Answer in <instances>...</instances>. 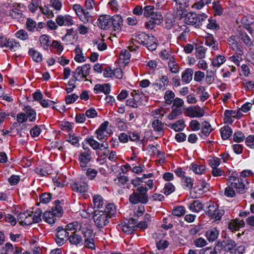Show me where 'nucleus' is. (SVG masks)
Instances as JSON below:
<instances>
[{
    "label": "nucleus",
    "instance_id": "obj_1",
    "mask_svg": "<svg viewBox=\"0 0 254 254\" xmlns=\"http://www.w3.org/2000/svg\"><path fill=\"white\" fill-rule=\"evenodd\" d=\"M237 246L236 242L231 239H227L223 241H219L216 245L214 249L211 248H207L202 249L200 251V254H213V252H218V250L228 252L231 253H234L235 247Z\"/></svg>",
    "mask_w": 254,
    "mask_h": 254
},
{
    "label": "nucleus",
    "instance_id": "obj_2",
    "mask_svg": "<svg viewBox=\"0 0 254 254\" xmlns=\"http://www.w3.org/2000/svg\"><path fill=\"white\" fill-rule=\"evenodd\" d=\"M60 204L61 201L56 200L55 201L54 206L52 207V210L44 213L43 217L46 222L49 224H54L57 220L56 217H60L63 215V209Z\"/></svg>",
    "mask_w": 254,
    "mask_h": 254
},
{
    "label": "nucleus",
    "instance_id": "obj_3",
    "mask_svg": "<svg viewBox=\"0 0 254 254\" xmlns=\"http://www.w3.org/2000/svg\"><path fill=\"white\" fill-rule=\"evenodd\" d=\"M148 189L146 187L136 188L135 190L131 193L129 197V201L132 204H137L139 203L146 204L149 201L147 194Z\"/></svg>",
    "mask_w": 254,
    "mask_h": 254
},
{
    "label": "nucleus",
    "instance_id": "obj_4",
    "mask_svg": "<svg viewBox=\"0 0 254 254\" xmlns=\"http://www.w3.org/2000/svg\"><path fill=\"white\" fill-rule=\"evenodd\" d=\"M135 40L139 44L145 46L148 50L153 51L156 49L157 43L156 39L152 35H149L141 32L135 36Z\"/></svg>",
    "mask_w": 254,
    "mask_h": 254
},
{
    "label": "nucleus",
    "instance_id": "obj_5",
    "mask_svg": "<svg viewBox=\"0 0 254 254\" xmlns=\"http://www.w3.org/2000/svg\"><path fill=\"white\" fill-rule=\"evenodd\" d=\"M206 214L211 219L216 220H221L224 214V210L219 209L218 205L216 202L210 201L206 203Z\"/></svg>",
    "mask_w": 254,
    "mask_h": 254
},
{
    "label": "nucleus",
    "instance_id": "obj_6",
    "mask_svg": "<svg viewBox=\"0 0 254 254\" xmlns=\"http://www.w3.org/2000/svg\"><path fill=\"white\" fill-rule=\"evenodd\" d=\"M68 227L69 228V230L74 231H81L84 239L94 238L95 237L91 227L89 224H80L78 222L75 221L70 223Z\"/></svg>",
    "mask_w": 254,
    "mask_h": 254
},
{
    "label": "nucleus",
    "instance_id": "obj_7",
    "mask_svg": "<svg viewBox=\"0 0 254 254\" xmlns=\"http://www.w3.org/2000/svg\"><path fill=\"white\" fill-rule=\"evenodd\" d=\"M92 218L96 227L100 229L105 227L110 223V218L103 210H95Z\"/></svg>",
    "mask_w": 254,
    "mask_h": 254
},
{
    "label": "nucleus",
    "instance_id": "obj_8",
    "mask_svg": "<svg viewBox=\"0 0 254 254\" xmlns=\"http://www.w3.org/2000/svg\"><path fill=\"white\" fill-rule=\"evenodd\" d=\"M70 224V223L68 224L63 228L62 226L58 227L55 230V241L57 245L61 246L63 245L67 241L68 236L69 234V231H72L69 230L68 226Z\"/></svg>",
    "mask_w": 254,
    "mask_h": 254
},
{
    "label": "nucleus",
    "instance_id": "obj_9",
    "mask_svg": "<svg viewBox=\"0 0 254 254\" xmlns=\"http://www.w3.org/2000/svg\"><path fill=\"white\" fill-rule=\"evenodd\" d=\"M247 183L246 180L234 176H230L228 180V183L233 187L236 191L239 193H243L246 192L247 188L245 185Z\"/></svg>",
    "mask_w": 254,
    "mask_h": 254
},
{
    "label": "nucleus",
    "instance_id": "obj_10",
    "mask_svg": "<svg viewBox=\"0 0 254 254\" xmlns=\"http://www.w3.org/2000/svg\"><path fill=\"white\" fill-rule=\"evenodd\" d=\"M86 178L85 177H81L78 181L71 184L70 187L72 190L75 192L84 193L88 190V185L86 182Z\"/></svg>",
    "mask_w": 254,
    "mask_h": 254
},
{
    "label": "nucleus",
    "instance_id": "obj_11",
    "mask_svg": "<svg viewBox=\"0 0 254 254\" xmlns=\"http://www.w3.org/2000/svg\"><path fill=\"white\" fill-rule=\"evenodd\" d=\"M109 123L108 121L103 122L95 131L96 138L100 141L107 140L109 132L107 130Z\"/></svg>",
    "mask_w": 254,
    "mask_h": 254
},
{
    "label": "nucleus",
    "instance_id": "obj_12",
    "mask_svg": "<svg viewBox=\"0 0 254 254\" xmlns=\"http://www.w3.org/2000/svg\"><path fill=\"white\" fill-rule=\"evenodd\" d=\"M0 46L2 48H8L10 50L15 51L20 47V45L14 39H7L0 37Z\"/></svg>",
    "mask_w": 254,
    "mask_h": 254
},
{
    "label": "nucleus",
    "instance_id": "obj_13",
    "mask_svg": "<svg viewBox=\"0 0 254 254\" xmlns=\"http://www.w3.org/2000/svg\"><path fill=\"white\" fill-rule=\"evenodd\" d=\"M169 83L168 77L166 75H162L159 79L155 80L152 84V86L156 91H164L169 85Z\"/></svg>",
    "mask_w": 254,
    "mask_h": 254
},
{
    "label": "nucleus",
    "instance_id": "obj_14",
    "mask_svg": "<svg viewBox=\"0 0 254 254\" xmlns=\"http://www.w3.org/2000/svg\"><path fill=\"white\" fill-rule=\"evenodd\" d=\"M123 231L127 234H131L136 230V222L134 219H130L120 225Z\"/></svg>",
    "mask_w": 254,
    "mask_h": 254
},
{
    "label": "nucleus",
    "instance_id": "obj_15",
    "mask_svg": "<svg viewBox=\"0 0 254 254\" xmlns=\"http://www.w3.org/2000/svg\"><path fill=\"white\" fill-rule=\"evenodd\" d=\"M182 12L181 18H183L185 23L188 25H195L196 26L197 14L194 12H188L187 11Z\"/></svg>",
    "mask_w": 254,
    "mask_h": 254
},
{
    "label": "nucleus",
    "instance_id": "obj_16",
    "mask_svg": "<svg viewBox=\"0 0 254 254\" xmlns=\"http://www.w3.org/2000/svg\"><path fill=\"white\" fill-rule=\"evenodd\" d=\"M91 160V153H82V152H79L78 160L82 170H86L88 164L90 162Z\"/></svg>",
    "mask_w": 254,
    "mask_h": 254
},
{
    "label": "nucleus",
    "instance_id": "obj_17",
    "mask_svg": "<svg viewBox=\"0 0 254 254\" xmlns=\"http://www.w3.org/2000/svg\"><path fill=\"white\" fill-rule=\"evenodd\" d=\"M204 111L200 107H189L186 111V114L190 118H200L204 115Z\"/></svg>",
    "mask_w": 254,
    "mask_h": 254
},
{
    "label": "nucleus",
    "instance_id": "obj_18",
    "mask_svg": "<svg viewBox=\"0 0 254 254\" xmlns=\"http://www.w3.org/2000/svg\"><path fill=\"white\" fill-rule=\"evenodd\" d=\"M56 22L60 26H71L73 24L72 17L69 15H58L56 19Z\"/></svg>",
    "mask_w": 254,
    "mask_h": 254
},
{
    "label": "nucleus",
    "instance_id": "obj_19",
    "mask_svg": "<svg viewBox=\"0 0 254 254\" xmlns=\"http://www.w3.org/2000/svg\"><path fill=\"white\" fill-rule=\"evenodd\" d=\"M111 22V17L108 15L100 16L98 19V25L103 29H107L110 28Z\"/></svg>",
    "mask_w": 254,
    "mask_h": 254
},
{
    "label": "nucleus",
    "instance_id": "obj_20",
    "mask_svg": "<svg viewBox=\"0 0 254 254\" xmlns=\"http://www.w3.org/2000/svg\"><path fill=\"white\" fill-rule=\"evenodd\" d=\"M111 26H113L115 30H121L123 25V20L119 14H116L111 17Z\"/></svg>",
    "mask_w": 254,
    "mask_h": 254
},
{
    "label": "nucleus",
    "instance_id": "obj_21",
    "mask_svg": "<svg viewBox=\"0 0 254 254\" xmlns=\"http://www.w3.org/2000/svg\"><path fill=\"white\" fill-rule=\"evenodd\" d=\"M94 92L96 94L103 92L105 95H108L111 92V86L108 83L103 84H97L94 86Z\"/></svg>",
    "mask_w": 254,
    "mask_h": 254
},
{
    "label": "nucleus",
    "instance_id": "obj_22",
    "mask_svg": "<svg viewBox=\"0 0 254 254\" xmlns=\"http://www.w3.org/2000/svg\"><path fill=\"white\" fill-rule=\"evenodd\" d=\"M76 232L77 231H74V230L70 231V233L67 238V240L69 241V243L71 245H74L76 246L80 244L82 241L81 236L76 234Z\"/></svg>",
    "mask_w": 254,
    "mask_h": 254
},
{
    "label": "nucleus",
    "instance_id": "obj_23",
    "mask_svg": "<svg viewBox=\"0 0 254 254\" xmlns=\"http://www.w3.org/2000/svg\"><path fill=\"white\" fill-rule=\"evenodd\" d=\"M193 74V70L192 68H186L182 73V81L186 84H188L190 82L192 79Z\"/></svg>",
    "mask_w": 254,
    "mask_h": 254
},
{
    "label": "nucleus",
    "instance_id": "obj_24",
    "mask_svg": "<svg viewBox=\"0 0 254 254\" xmlns=\"http://www.w3.org/2000/svg\"><path fill=\"white\" fill-rule=\"evenodd\" d=\"M228 41L229 44L232 46L233 50L236 51L237 54V56L242 57V56L244 54L242 46L232 38H230Z\"/></svg>",
    "mask_w": 254,
    "mask_h": 254
},
{
    "label": "nucleus",
    "instance_id": "obj_25",
    "mask_svg": "<svg viewBox=\"0 0 254 254\" xmlns=\"http://www.w3.org/2000/svg\"><path fill=\"white\" fill-rule=\"evenodd\" d=\"M219 235V232L216 228L210 229L206 231L205 236L209 242L216 240Z\"/></svg>",
    "mask_w": 254,
    "mask_h": 254
},
{
    "label": "nucleus",
    "instance_id": "obj_26",
    "mask_svg": "<svg viewBox=\"0 0 254 254\" xmlns=\"http://www.w3.org/2000/svg\"><path fill=\"white\" fill-rule=\"evenodd\" d=\"M194 180L189 176L183 177L181 179V185L185 190H191L193 186Z\"/></svg>",
    "mask_w": 254,
    "mask_h": 254
},
{
    "label": "nucleus",
    "instance_id": "obj_27",
    "mask_svg": "<svg viewBox=\"0 0 254 254\" xmlns=\"http://www.w3.org/2000/svg\"><path fill=\"white\" fill-rule=\"evenodd\" d=\"M189 209L195 213L200 212L203 209L202 203L197 200H193L192 202H190L187 204Z\"/></svg>",
    "mask_w": 254,
    "mask_h": 254
},
{
    "label": "nucleus",
    "instance_id": "obj_28",
    "mask_svg": "<svg viewBox=\"0 0 254 254\" xmlns=\"http://www.w3.org/2000/svg\"><path fill=\"white\" fill-rule=\"evenodd\" d=\"M205 44L209 47H212L214 50L218 49V43L215 40L213 36L210 34H207L205 38Z\"/></svg>",
    "mask_w": 254,
    "mask_h": 254
},
{
    "label": "nucleus",
    "instance_id": "obj_29",
    "mask_svg": "<svg viewBox=\"0 0 254 254\" xmlns=\"http://www.w3.org/2000/svg\"><path fill=\"white\" fill-rule=\"evenodd\" d=\"M245 223L243 220L235 219L230 222L228 225V228L231 230L238 231L240 228L244 227Z\"/></svg>",
    "mask_w": 254,
    "mask_h": 254
},
{
    "label": "nucleus",
    "instance_id": "obj_30",
    "mask_svg": "<svg viewBox=\"0 0 254 254\" xmlns=\"http://www.w3.org/2000/svg\"><path fill=\"white\" fill-rule=\"evenodd\" d=\"M77 33L76 30H75L73 28L67 29L66 34L62 38L63 41L65 42L66 45L71 44L74 39V35Z\"/></svg>",
    "mask_w": 254,
    "mask_h": 254
},
{
    "label": "nucleus",
    "instance_id": "obj_31",
    "mask_svg": "<svg viewBox=\"0 0 254 254\" xmlns=\"http://www.w3.org/2000/svg\"><path fill=\"white\" fill-rule=\"evenodd\" d=\"M26 116L27 117V119H29L30 122H34L36 118V113L34 109L32 108L30 106H25L23 109Z\"/></svg>",
    "mask_w": 254,
    "mask_h": 254
},
{
    "label": "nucleus",
    "instance_id": "obj_32",
    "mask_svg": "<svg viewBox=\"0 0 254 254\" xmlns=\"http://www.w3.org/2000/svg\"><path fill=\"white\" fill-rule=\"evenodd\" d=\"M196 93L199 95L200 100L201 101H204L208 99L209 95L206 91L205 87L203 86L200 85L196 89Z\"/></svg>",
    "mask_w": 254,
    "mask_h": 254
},
{
    "label": "nucleus",
    "instance_id": "obj_33",
    "mask_svg": "<svg viewBox=\"0 0 254 254\" xmlns=\"http://www.w3.org/2000/svg\"><path fill=\"white\" fill-rule=\"evenodd\" d=\"M185 124L184 120H179L176 121L174 124H171L168 125V127L175 130L176 131H180L183 130L185 127Z\"/></svg>",
    "mask_w": 254,
    "mask_h": 254
},
{
    "label": "nucleus",
    "instance_id": "obj_34",
    "mask_svg": "<svg viewBox=\"0 0 254 254\" xmlns=\"http://www.w3.org/2000/svg\"><path fill=\"white\" fill-rule=\"evenodd\" d=\"M168 65L170 70L172 73H177L180 70V66L175 60L174 57H171L170 60L168 62Z\"/></svg>",
    "mask_w": 254,
    "mask_h": 254
},
{
    "label": "nucleus",
    "instance_id": "obj_35",
    "mask_svg": "<svg viewBox=\"0 0 254 254\" xmlns=\"http://www.w3.org/2000/svg\"><path fill=\"white\" fill-rule=\"evenodd\" d=\"M85 141L94 150L99 149L100 143L94 138L93 136H88L85 138Z\"/></svg>",
    "mask_w": 254,
    "mask_h": 254
},
{
    "label": "nucleus",
    "instance_id": "obj_36",
    "mask_svg": "<svg viewBox=\"0 0 254 254\" xmlns=\"http://www.w3.org/2000/svg\"><path fill=\"white\" fill-rule=\"evenodd\" d=\"M103 211L106 212V214L108 215V217L110 219L116 214V206L113 203L108 204L106 205L105 209Z\"/></svg>",
    "mask_w": 254,
    "mask_h": 254
},
{
    "label": "nucleus",
    "instance_id": "obj_37",
    "mask_svg": "<svg viewBox=\"0 0 254 254\" xmlns=\"http://www.w3.org/2000/svg\"><path fill=\"white\" fill-rule=\"evenodd\" d=\"M190 169L196 174L201 175L204 173L205 166L203 165H199L196 163H192Z\"/></svg>",
    "mask_w": 254,
    "mask_h": 254
},
{
    "label": "nucleus",
    "instance_id": "obj_38",
    "mask_svg": "<svg viewBox=\"0 0 254 254\" xmlns=\"http://www.w3.org/2000/svg\"><path fill=\"white\" fill-rule=\"evenodd\" d=\"M239 38L243 41L244 44L248 47H251L253 45L251 38L245 31H241L239 33Z\"/></svg>",
    "mask_w": 254,
    "mask_h": 254
},
{
    "label": "nucleus",
    "instance_id": "obj_39",
    "mask_svg": "<svg viewBox=\"0 0 254 254\" xmlns=\"http://www.w3.org/2000/svg\"><path fill=\"white\" fill-rule=\"evenodd\" d=\"M232 128L229 126H225L220 129L221 135L223 139H227L232 134Z\"/></svg>",
    "mask_w": 254,
    "mask_h": 254
},
{
    "label": "nucleus",
    "instance_id": "obj_40",
    "mask_svg": "<svg viewBox=\"0 0 254 254\" xmlns=\"http://www.w3.org/2000/svg\"><path fill=\"white\" fill-rule=\"evenodd\" d=\"M93 202L94 208H100L103 207L105 204V200L100 195H94L93 196Z\"/></svg>",
    "mask_w": 254,
    "mask_h": 254
},
{
    "label": "nucleus",
    "instance_id": "obj_41",
    "mask_svg": "<svg viewBox=\"0 0 254 254\" xmlns=\"http://www.w3.org/2000/svg\"><path fill=\"white\" fill-rule=\"evenodd\" d=\"M226 58L222 55H219L212 61L211 64L215 67H220L225 62Z\"/></svg>",
    "mask_w": 254,
    "mask_h": 254
},
{
    "label": "nucleus",
    "instance_id": "obj_42",
    "mask_svg": "<svg viewBox=\"0 0 254 254\" xmlns=\"http://www.w3.org/2000/svg\"><path fill=\"white\" fill-rule=\"evenodd\" d=\"M216 77V71L212 69L207 70L205 77V81L208 84L214 82Z\"/></svg>",
    "mask_w": 254,
    "mask_h": 254
},
{
    "label": "nucleus",
    "instance_id": "obj_43",
    "mask_svg": "<svg viewBox=\"0 0 254 254\" xmlns=\"http://www.w3.org/2000/svg\"><path fill=\"white\" fill-rule=\"evenodd\" d=\"M29 54L35 62L38 63L42 61V55L37 51L33 49H30L29 51Z\"/></svg>",
    "mask_w": 254,
    "mask_h": 254
},
{
    "label": "nucleus",
    "instance_id": "obj_44",
    "mask_svg": "<svg viewBox=\"0 0 254 254\" xmlns=\"http://www.w3.org/2000/svg\"><path fill=\"white\" fill-rule=\"evenodd\" d=\"M211 125L207 121H204L202 123L201 133L205 136H208L212 131Z\"/></svg>",
    "mask_w": 254,
    "mask_h": 254
},
{
    "label": "nucleus",
    "instance_id": "obj_45",
    "mask_svg": "<svg viewBox=\"0 0 254 254\" xmlns=\"http://www.w3.org/2000/svg\"><path fill=\"white\" fill-rule=\"evenodd\" d=\"M212 8L214 11L215 15H221L223 13V8L219 1H214L212 3Z\"/></svg>",
    "mask_w": 254,
    "mask_h": 254
},
{
    "label": "nucleus",
    "instance_id": "obj_46",
    "mask_svg": "<svg viewBox=\"0 0 254 254\" xmlns=\"http://www.w3.org/2000/svg\"><path fill=\"white\" fill-rule=\"evenodd\" d=\"M150 18V20L157 25L160 24L163 21V16L161 13L158 11H155L154 13H152Z\"/></svg>",
    "mask_w": 254,
    "mask_h": 254
},
{
    "label": "nucleus",
    "instance_id": "obj_47",
    "mask_svg": "<svg viewBox=\"0 0 254 254\" xmlns=\"http://www.w3.org/2000/svg\"><path fill=\"white\" fill-rule=\"evenodd\" d=\"M140 102L138 100V97L130 98L126 101V105L132 108H137L140 106Z\"/></svg>",
    "mask_w": 254,
    "mask_h": 254
},
{
    "label": "nucleus",
    "instance_id": "obj_48",
    "mask_svg": "<svg viewBox=\"0 0 254 254\" xmlns=\"http://www.w3.org/2000/svg\"><path fill=\"white\" fill-rule=\"evenodd\" d=\"M152 126L156 131L160 132L163 130L164 124L159 119H156L153 121L152 123Z\"/></svg>",
    "mask_w": 254,
    "mask_h": 254
},
{
    "label": "nucleus",
    "instance_id": "obj_49",
    "mask_svg": "<svg viewBox=\"0 0 254 254\" xmlns=\"http://www.w3.org/2000/svg\"><path fill=\"white\" fill-rule=\"evenodd\" d=\"M228 186L225 188L224 191L225 195L228 197H233L236 196V191L234 188L228 183Z\"/></svg>",
    "mask_w": 254,
    "mask_h": 254
},
{
    "label": "nucleus",
    "instance_id": "obj_50",
    "mask_svg": "<svg viewBox=\"0 0 254 254\" xmlns=\"http://www.w3.org/2000/svg\"><path fill=\"white\" fill-rule=\"evenodd\" d=\"M175 190V187L171 183H167L164 187V193L165 194L168 195L173 192Z\"/></svg>",
    "mask_w": 254,
    "mask_h": 254
},
{
    "label": "nucleus",
    "instance_id": "obj_51",
    "mask_svg": "<svg viewBox=\"0 0 254 254\" xmlns=\"http://www.w3.org/2000/svg\"><path fill=\"white\" fill-rule=\"evenodd\" d=\"M33 213V211H25L24 212L20 213L17 216V220L19 224L22 226L23 223L22 221H24V220L26 219L27 216Z\"/></svg>",
    "mask_w": 254,
    "mask_h": 254
},
{
    "label": "nucleus",
    "instance_id": "obj_52",
    "mask_svg": "<svg viewBox=\"0 0 254 254\" xmlns=\"http://www.w3.org/2000/svg\"><path fill=\"white\" fill-rule=\"evenodd\" d=\"M186 210L185 207L182 206H178L174 208L172 210V214L173 215L181 217L185 214Z\"/></svg>",
    "mask_w": 254,
    "mask_h": 254
},
{
    "label": "nucleus",
    "instance_id": "obj_53",
    "mask_svg": "<svg viewBox=\"0 0 254 254\" xmlns=\"http://www.w3.org/2000/svg\"><path fill=\"white\" fill-rule=\"evenodd\" d=\"M174 97L175 93L173 91L171 90H167L166 91L164 95V99L167 104H170L174 100Z\"/></svg>",
    "mask_w": 254,
    "mask_h": 254
},
{
    "label": "nucleus",
    "instance_id": "obj_54",
    "mask_svg": "<svg viewBox=\"0 0 254 254\" xmlns=\"http://www.w3.org/2000/svg\"><path fill=\"white\" fill-rule=\"evenodd\" d=\"M196 57L199 59L204 58L205 56L206 49L201 46H198L195 48Z\"/></svg>",
    "mask_w": 254,
    "mask_h": 254
},
{
    "label": "nucleus",
    "instance_id": "obj_55",
    "mask_svg": "<svg viewBox=\"0 0 254 254\" xmlns=\"http://www.w3.org/2000/svg\"><path fill=\"white\" fill-rule=\"evenodd\" d=\"M208 29L218 30L219 29V25L217 23L215 19L210 17L208 19V23L207 25Z\"/></svg>",
    "mask_w": 254,
    "mask_h": 254
},
{
    "label": "nucleus",
    "instance_id": "obj_56",
    "mask_svg": "<svg viewBox=\"0 0 254 254\" xmlns=\"http://www.w3.org/2000/svg\"><path fill=\"white\" fill-rule=\"evenodd\" d=\"M50 171V170H49L47 167H37L35 170L36 173L41 176H46L51 174Z\"/></svg>",
    "mask_w": 254,
    "mask_h": 254
},
{
    "label": "nucleus",
    "instance_id": "obj_57",
    "mask_svg": "<svg viewBox=\"0 0 254 254\" xmlns=\"http://www.w3.org/2000/svg\"><path fill=\"white\" fill-rule=\"evenodd\" d=\"M80 68L82 72V76H80V78L84 79L89 74L91 68L90 65L89 64H85L80 66Z\"/></svg>",
    "mask_w": 254,
    "mask_h": 254
},
{
    "label": "nucleus",
    "instance_id": "obj_58",
    "mask_svg": "<svg viewBox=\"0 0 254 254\" xmlns=\"http://www.w3.org/2000/svg\"><path fill=\"white\" fill-rule=\"evenodd\" d=\"M143 15L146 17H150L155 12L153 5H146L143 8Z\"/></svg>",
    "mask_w": 254,
    "mask_h": 254
},
{
    "label": "nucleus",
    "instance_id": "obj_59",
    "mask_svg": "<svg viewBox=\"0 0 254 254\" xmlns=\"http://www.w3.org/2000/svg\"><path fill=\"white\" fill-rule=\"evenodd\" d=\"M94 238H88L84 239V246L91 250L95 249Z\"/></svg>",
    "mask_w": 254,
    "mask_h": 254
},
{
    "label": "nucleus",
    "instance_id": "obj_60",
    "mask_svg": "<svg viewBox=\"0 0 254 254\" xmlns=\"http://www.w3.org/2000/svg\"><path fill=\"white\" fill-rule=\"evenodd\" d=\"M143 182H144L143 178L136 177L135 179L131 180V184L136 189L140 187H144L142 184Z\"/></svg>",
    "mask_w": 254,
    "mask_h": 254
},
{
    "label": "nucleus",
    "instance_id": "obj_61",
    "mask_svg": "<svg viewBox=\"0 0 254 254\" xmlns=\"http://www.w3.org/2000/svg\"><path fill=\"white\" fill-rule=\"evenodd\" d=\"M114 181L116 184L121 186L128 181V178L126 176H120L114 179Z\"/></svg>",
    "mask_w": 254,
    "mask_h": 254
},
{
    "label": "nucleus",
    "instance_id": "obj_62",
    "mask_svg": "<svg viewBox=\"0 0 254 254\" xmlns=\"http://www.w3.org/2000/svg\"><path fill=\"white\" fill-rule=\"evenodd\" d=\"M26 28L29 31L33 32L36 27V23L31 18H28L26 22Z\"/></svg>",
    "mask_w": 254,
    "mask_h": 254
},
{
    "label": "nucleus",
    "instance_id": "obj_63",
    "mask_svg": "<svg viewBox=\"0 0 254 254\" xmlns=\"http://www.w3.org/2000/svg\"><path fill=\"white\" fill-rule=\"evenodd\" d=\"M245 138L244 134L241 131H237L233 135V140L236 142H241Z\"/></svg>",
    "mask_w": 254,
    "mask_h": 254
},
{
    "label": "nucleus",
    "instance_id": "obj_64",
    "mask_svg": "<svg viewBox=\"0 0 254 254\" xmlns=\"http://www.w3.org/2000/svg\"><path fill=\"white\" fill-rule=\"evenodd\" d=\"M40 1V0H32L28 6L30 11L32 12H35L39 7Z\"/></svg>",
    "mask_w": 254,
    "mask_h": 254
}]
</instances>
